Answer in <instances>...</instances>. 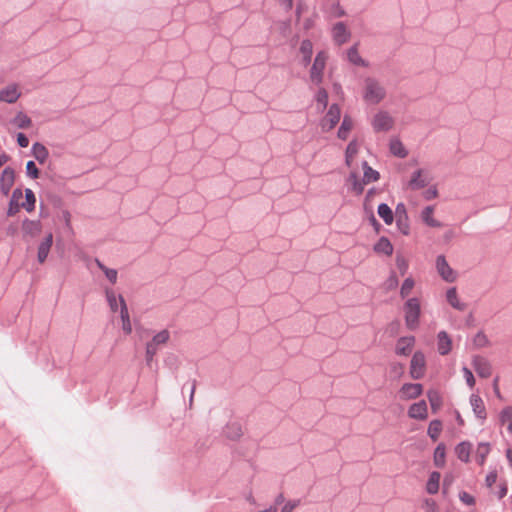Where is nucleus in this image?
<instances>
[{
    "label": "nucleus",
    "mask_w": 512,
    "mask_h": 512,
    "mask_svg": "<svg viewBox=\"0 0 512 512\" xmlns=\"http://www.w3.org/2000/svg\"><path fill=\"white\" fill-rule=\"evenodd\" d=\"M386 96V90L383 85L373 77H367L364 80L363 99L369 104H378Z\"/></svg>",
    "instance_id": "f257e3e1"
},
{
    "label": "nucleus",
    "mask_w": 512,
    "mask_h": 512,
    "mask_svg": "<svg viewBox=\"0 0 512 512\" xmlns=\"http://www.w3.org/2000/svg\"><path fill=\"white\" fill-rule=\"evenodd\" d=\"M405 323L408 329L415 330L419 324L421 313L420 301L418 298H410L404 304Z\"/></svg>",
    "instance_id": "f03ea898"
},
{
    "label": "nucleus",
    "mask_w": 512,
    "mask_h": 512,
    "mask_svg": "<svg viewBox=\"0 0 512 512\" xmlns=\"http://www.w3.org/2000/svg\"><path fill=\"white\" fill-rule=\"evenodd\" d=\"M327 55L324 51H320L317 53L313 65L310 70V79L311 81L318 85L323 80V70L325 68Z\"/></svg>",
    "instance_id": "7ed1b4c3"
},
{
    "label": "nucleus",
    "mask_w": 512,
    "mask_h": 512,
    "mask_svg": "<svg viewBox=\"0 0 512 512\" xmlns=\"http://www.w3.org/2000/svg\"><path fill=\"white\" fill-rule=\"evenodd\" d=\"M425 356L422 352L417 351L414 353L410 363V375L413 379H420L425 371Z\"/></svg>",
    "instance_id": "20e7f679"
},
{
    "label": "nucleus",
    "mask_w": 512,
    "mask_h": 512,
    "mask_svg": "<svg viewBox=\"0 0 512 512\" xmlns=\"http://www.w3.org/2000/svg\"><path fill=\"white\" fill-rule=\"evenodd\" d=\"M393 123V118L388 112L380 111L374 116L372 127L376 132H385L392 128Z\"/></svg>",
    "instance_id": "39448f33"
},
{
    "label": "nucleus",
    "mask_w": 512,
    "mask_h": 512,
    "mask_svg": "<svg viewBox=\"0 0 512 512\" xmlns=\"http://www.w3.org/2000/svg\"><path fill=\"white\" fill-rule=\"evenodd\" d=\"M430 181L431 178L429 177V174L423 169H418L412 173L408 182V187L411 190H419L426 187Z\"/></svg>",
    "instance_id": "423d86ee"
},
{
    "label": "nucleus",
    "mask_w": 512,
    "mask_h": 512,
    "mask_svg": "<svg viewBox=\"0 0 512 512\" xmlns=\"http://www.w3.org/2000/svg\"><path fill=\"white\" fill-rule=\"evenodd\" d=\"M436 269L439 275L446 282H454L456 279L453 269L449 266L445 256L439 255L436 259Z\"/></svg>",
    "instance_id": "0eeeda50"
},
{
    "label": "nucleus",
    "mask_w": 512,
    "mask_h": 512,
    "mask_svg": "<svg viewBox=\"0 0 512 512\" xmlns=\"http://www.w3.org/2000/svg\"><path fill=\"white\" fill-rule=\"evenodd\" d=\"M472 366L477 375L481 378H488L492 374L491 363L482 356H474L472 359Z\"/></svg>",
    "instance_id": "6e6552de"
},
{
    "label": "nucleus",
    "mask_w": 512,
    "mask_h": 512,
    "mask_svg": "<svg viewBox=\"0 0 512 512\" xmlns=\"http://www.w3.org/2000/svg\"><path fill=\"white\" fill-rule=\"evenodd\" d=\"M331 32L334 43L339 46L346 43L351 36V33L347 29L344 22H337L336 24H334Z\"/></svg>",
    "instance_id": "1a4fd4ad"
},
{
    "label": "nucleus",
    "mask_w": 512,
    "mask_h": 512,
    "mask_svg": "<svg viewBox=\"0 0 512 512\" xmlns=\"http://www.w3.org/2000/svg\"><path fill=\"white\" fill-rule=\"evenodd\" d=\"M15 181V171L11 167H6L3 169L0 176V189L1 192L7 196L10 193V190Z\"/></svg>",
    "instance_id": "9d476101"
},
{
    "label": "nucleus",
    "mask_w": 512,
    "mask_h": 512,
    "mask_svg": "<svg viewBox=\"0 0 512 512\" xmlns=\"http://www.w3.org/2000/svg\"><path fill=\"white\" fill-rule=\"evenodd\" d=\"M341 116L340 108L337 104H332L322 120V127L326 130H331L339 122Z\"/></svg>",
    "instance_id": "9b49d317"
},
{
    "label": "nucleus",
    "mask_w": 512,
    "mask_h": 512,
    "mask_svg": "<svg viewBox=\"0 0 512 512\" xmlns=\"http://www.w3.org/2000/svg\"><path fill=\"white\" fill-rule=\"evenodd\" d=\"M21 96L16 84L8 85L0 90V101L5 103H15Z\"/></svg>",
    "instance_id": "f8f14e48"
},
{
    "label": "nucleus",
    "mask_w": 512,
    "mask_h": 512,
    "mask_svg": "<svg viewBox=\"0 0 512 512\" xmlns=\"http://www.w3.org/2000/svg\"><path fill=\"white\" fill-rule=\"evenodd\" d=\"M423 387L419 383H406L400 390L401 398L414 399L422 394Z\"/></svg>",
    "instance_id": "ddd939ff"
},
{
    "label": "nucleus",
    "mask_w": 512,
    "mask_h": 512,
    "mask_svg": "<svg viewBox=\"0 0 512 512\" xmlns=\"http://www.w3.org/2000/svg\"><path fill=\"white\" fill-rule=\"evenodd\" d=\"M470 404L475 416L482 422L486 419V409L482 398L477 394H472L470 397Z\"/></svg>",
    "instance_id": "4468645a"
},
{
    "label": "nucleus",
    "mask_w": 512,
    "mask_h": 512,
    "mask_svg": "<svg viewBox=\"0 0 512 512\" xmlns=\"http://www.w3.org/2000/svg\"><path fill=\"white\" fill-rule=\"evenodd\" d=\"M53 244V235L49 233L46 237L41 241L38 246L37 259L39 263H44L48 257L50 249Z\"/></svg>",
    "instance_id": "2eb2a0df"
},
{
    "label": "nucleus",
    "mask_w": 512,
    "mask_h": 512,
    "mask_svg": "<svg viewBox=\"0 0 512 512\" xmlns=\"http://www.w3.org/2000/svg\"><path fill=\"white\" fill-rule=\"evenodd\" d=\"M409 417L418 420H424L427 418V404L424 400L414 403L408 410Z\"/></svg>",
    "instance_id": "dca6fc26"
},
{
    "label": "nucleus",
    "mask_w": 512,
    "mask_h": 512,
    "mask_svg": "<svg viewBox=\"0 0 512 512\" xmlns=\"http://www.w3.org/2000/svg\"><path fill=\"white\" fill-rule=\"evenodd\" d=\"M119 304H120V316H121V320H122V329L126 334H130L132 332V326H131V322H130L128 308H127L124 298L121 295H119Z\"/></svg>",
    "instance_id": "f3484780"
},
{
    "label": "nucleus",
    "mask_w": 512,
    "mask_h": 512,
    "mask_svg": "<svg viewBox=\"0 0 512 512\" xmlns=\"http://www.w3.org/2000/svg\"><path fill=\"white\" fill-rule=\"evenodd\" d=\"M446 300L454 309L458 311H464L467 308V304L460 301L458 298L457 289L455 287H451L447 290Z\"/></svg>",
    "instance_id": "a211bd4d"
},
{
    "label": "nucleus",
    "mask_w": 512,
    "mask_h": 512,
    "mask_svg": "<svg viewBox=\"0 0 512 512\" xmlns=\"http://www.w3.org/2000/svg\"><path fill=\"white\" fill-rule=\"evenodd\" d=\"M414 342L415 338L413 336L400 338L396 345V353L398 355L407 356L411 352Z\"/></svg>",
    "instance_id": "6ab92c4d"
},
{
    "label": "nucleus",
    "mask_w": 512,
    "mask_h": 512,
    "mask_svg": "<svg viewBox=\"0 0 512 512\" xmlns=\"http://www.w3.org/2000/svg\"><path fill=\"white\" fill-rule=\"evenodd\" d=\"M438 351L441 355H447L451 351L452 341L447 332L440 331L437 335Z\"/></svg>",
    "instance_id": "aec40b11"
},
{
    "label": "nucleus",
    "mask_w": 512,
    "mask_h": 512,
    "mask_svg": "<svg viewBox=\"0 0 512 512\" xmlns=\"http://www.w3.org/2000/svg\"><path fill=\"white\" fill-rule=\"evenodd\" d=\"M31 153L40 164H44L49 157L48 149L39 142L32 145Z\"/></svg>",
    "instance_id": "412c9836"
},
{
    "label": "nucleus",
    "mask_w": 512,
    "mask_h": 512,
    "mask_svg": "<svg viewBox=\"0 0 512 512\" xmlns=\"http://www.w3.org/2000/svg\"><path fill=\"white\" fill-rule=\"evenodd\" d=\"M434 207L426 206L421 212L422 221L430 227H441V223L433 217Z\"/></svg>",
    "instance_id": "4be33fe9"
},
{
    "label": "nucleus",
    "mask_w": 512,
    "mask_h": 512,
    "mask_svg": "<svg viewBox=\"0 0 512 512\" xmlns=\"http://www.w3.org/2000/svg\"><path fill=\"white\" fill-rule=\"evenodd\" d=\"M347 58L349 60L350 63L356 65V66H361V67H367L368 66V62L366 60H364L358 53V49H357V46L354 45L352 47H350L347 51Z\"/></svg>",
    "instance_id": "5701e85b"
},
{
    "label": "nucleus",
    "mask_w": 512,
    "mask_h": 512,
    "mask_svg": "<svg viewBox=\"0 0 512 512\" xmlns=\"http://www.w3.org/2000/svg\"><path fill=\"white\" fill-rule=\"evenodd\" d=\"M363 167V183L369 184L371 182H375L380 178V174L378 171L374 170L366 161L362 163Z\"/></svg>",
    "instance_id": "b1692460"
},
{
    "label": "nucleus",
    "mask_w": 512,
    "mask_h": 512,
    "mask_svg": "<svg viewBox=\"0 0 512 512\" xmlns=\"http://www.w3.org/2000/svg\"><path fill=\"white\" fill-rule=\"evenodd\" d=\"M377 213L383 219L385 224L390 225L393 223V221H394L393 211L386 203H381L378 205Z\"/></svg>",
    "instance_id": "393cba45"
},
{
    "label": "nucleus",
    "mask_w": 512,
    "mask_h": 512,
    "mask_svg": "<svg viewBox=\"0 0 512 512\" xmlns=\"http://www.w3.org/2000/svg\"><path fill=\"white\" fill-rule=\"evenodd\" d=\"M40 229L39 221L25 219L22 223V230L26 235L35 236L40 232Z\"/></svg>",
    "instance_id": "a878e982"
},
{
    "label": "nucleus",
    "mask_w": 512,
    "mask_h": 512,
    "mask_svg": "<svg viewBox=\"0 0 512 512\" xmlns=\"http://www.w3.org/2000/svg\"><path fill=\"white\" fill-rule=\"evenodd\" d=\"M471 445L468 442H461L455 448V453L459 460L468 462L470 459Z\"/></svg>",
    "instance_id": "bb28decb"
},
{
    "label": "nucleus",
    "mask_w": 512,
    "mask_h": 512,
    "mask_svg": "<svg viewBox=\"0 0 512 512\" xmlns=\"http://www.w3.org/2000/svg\"><path fill=\"white\" fill-rule=\"evenodd\" d=\"M389 146H390V152L394 156H397L399 158H405L408 154V152L405 149V147L403 146L402 142L397 138L391 139Z\"/></svg>",
    "instance_id": "cd10ccee"
},
{
    "label": "nucleus",
    "mask_w": 512,
    "mask_h": 512,
    "mask_svg": "<svg viewBox=\"0 0 512 512\" xmlns=\"http://www.w3.org/2000/svg\"><path fill=\"white\" fill-rule=\"evenodd\" d=\"M441 475L439 472H432L427 481L426 490L429 494H436L439 490V482Z\"/></svg>",
    "instance_id": "c85d7f7f"
},
{
    "label": "nucleus",
    "mask_w": 512,
    "mask_h": 512,
    "mask_svg": "<svg viewBox=\"0 0 512 512\" xmlns=\"http://www.w3.org/2000/svg\"><path fill=\"white\" fill-rule=\"evenodd\" d=\"M12 124L19 129H28L32 125V120L23 112H18L12 119Z\"/></svg>",
    "instance_id": "c756f323"
},
{
    "label": "nucleus",
    "mask_w": 512,
    "mask_h": 512,
    "mask_svg": "<svg viewBox=\"0 0 512 512\" xmlns=\"http://www.w3.org/2000/svg\"><path fill=\"white\" fill-rule=\"evenodd\" d=\"M374 250L378 253L391 255L393 253V246L386 237H381L374 246Z\"/></svg>",
    "instance_id": "7c9ffc66"
},
{
    "label": "nucleus",
    "mask_w": 512,
    "mask_h": 512,
    "mask_svg": "<svg viewBox=\"0 0 512 512\" xmlns=\"http://www.w3.org/2000/svg\"><path fill=\"white\" fill-rule=\"evenodd\" d=\"M300 52L303 56V64L306 66L310 63L312 53H313V45L310 40H303L300 46Z\"/></svg>",
    "instance_id": "2f4dec72"
},
{
    "label": "nucleus",
    "mask_w": 512,
    "mask_h": 512,
    "mask_svg": "<svg viewBox=\"0 0 512 512\" xmlns=\"http://www.w3.org/2000/svg\"><path fill=\"white\" fill-rule=\"evenodd\" d=\"M499 421L501 424H507V430L512 433V406H506L499 414Z\"/></svg>",
    "instance_id": "473e14b6"
},
{
    "label": "nucleus",
    "mask_w": 512,
    "mask_h": 512,
    "mask_svg": "<svg viewBox=\"0 0 512 512\" xmlns=\"http://www.w3.org/2000/svg\"><path fill=\"white\" fill-rule=\"evenodd\" d=\"M347 181L351 184L352 190L357 194L360 195L364 191V185L366 183H363V179L360 180L358 178V175L356 172H351Z\"/></svg>",
    "instance_id": "72a5a7b5"
},
{
    "label": "nucleus",
    "mask_w": 512,
    "mask_h": 512,
    "mask_svg": "<svg viewBox=\"0 0 512 512\" xmlns=\"http://www.w3.org/2000/svg\"><path fill=\"white\" fill-rule=\"evenodd\" d=\"M224 433L226 437L235 440L238 439L242 435V427L238 423H230L226 426Z\"/></svg>",
    "instance_id": "f704fd0d"
},
{
    "label": "nucleus",
    "mask_w": 512,
    "mask_h": 512,
    "mask_svg": "<svg viewBox=\"0 0 512 512\" xmlns=\"http://www.w3.org/2000/svg\"><path fill=\"white\" fill-rule=\"evenodd\" d=\"M25 199L26 201L21 204L27 212H32L35 209L36 197L34 192L27 188L25 189Z\"/></svg>",
    "instance_id": "c9c22d12"
},
{
    "label": "nucleus",
    "mask_w": 512,
    "mask_h": 512,
    "mask_svg": "<svg viewBox=\"0 0 512 512\" xmlns=\"http://www.w3.org/2000/svg\"><path fill=\"white\" fill-rule=\"evenodd\" d=\"M95 263L96 265L98 266L99 269H101L105 276L107 277V279L112 283H116L117 281V275H118V272L117 270L115 269H111V268H108L106 267L99 259H95Z\"/></svg>",
    "instance_id": "e433bc0d"
},
{
    "label": "nucleus",
    "mask_w": 512,
    "mask_h": 512,
    "mask_svg": "<svg viewBox=\"0 0 512 512\" xmlns=\"http://www.w3.org/2000/svg\"><path fill=\"white\" fill-rule=\"evenodd\" d=\"M445 446L440 443L434 451V464L437 467H443L445 465Z\"/></svg>",
    "instance_id": "4c0bfd02"
},
{
    "label": "nucleus",
    "mask_w": 512,
    "mask_h": 512,
    "mask_svg": "<svg viewBox=\"0 0 512 512\" xmlns=\"http://www.w3.org/2000/svg\"><path fill=\"white\" fill-rule=\"evenodd\" d=\"M352 126H353V121L348 116H345L343 118L341 126L339 127L338 137L340 139L345 140L348 136L349 131L352 129Z\"/></svg>",
    "instance_id": "58836bf2"
},
{
    "label": "nucleus",
    "mask_w": 512,
    "mask_h": 512,
    "mask_svg": "<svg viewBox=\"0 0 512 512\" xmlns=\"http://www.w3.org/2000/svg\"><path fill=\"white\" fill-rule=\"evenodd\" d=\"M490 452V445L488 443H480L477 447L476 460L480 465H483L487 455Z\"/></svg>",
    "instance_id": "ea45409f"
},
{
    "label": "nucleus",
    "mask_w": 512,
    "mask_h": 512,
    "mask_svg": "<svg viewBox=\"0 0 512 512\" xmlns=\"http://www.w3.org/2000/svg\"><path fill=\"white\" fill-rule=\"evenodd\" d=\"M442 430V423L439 420H433L430 422L428 427V435L433 441H436Z\"/></svg>",
    "instance_id": "a19ab883"
},
{
    "label": "nucleus",
    "mask_w": 512,
    "mask_h": 512,
    "mask_svg": "<svg viewBox=\"0 0 512 512\" xmlns=\"http://www.w3.org/2000/svg\"><path fill=\"white\" fill-rule=\"evenodd\" d=\"M428 400L430 402L431 408L436 411L442 405V398L439 392L436 390H430L427 394Z\"/></svg>",
    "instance_id": "79ce46f5"
},
{
    "label": "nucleus",
    "mask_w": 512,
    "mask_h": 512,
    "mask_svg": "<svg viewBox=\"0 0 512 512\" xmlns=\"http://www.w3.org/2000/svg\"><path fill=\"white\" fill-rule=\"evenodd\" d=\"M169 338H170L169 331L164 329V330L158 332L156 335H154V337L152 338L150 343L158 348L159 345L167 343Z\"/></svg>",
    "instance_id": "37998d69"
},
{
    "label": "nucleus",
    "mask_w": 512,
    "mask_h": 512,
    "mask_svg": "<svg viewBox=\"0 0 512 512\" xmlns=\"http://www.w3.org/2000/svg\"><path fill=\"white\" fill-rule=\"evenodd\" d=\"M473 345L480 349L489 346L490 341L483 331H479L473 338Z\"/></svg>",
    "instance_id": "c03bdc74"
},
{
    "label": "nucleus",
    "mask_w": 512,
    "mask_h": 512,
    "mask_svg": "<svg viewBox=\"0 0 512 512\" xmlns=\"http://www.w3.org/2000/svg\"><path fill=\"white\" fill-rule=\"evenodd\" d=\"M415 285V282L414 280L411 278V277H408L404 280V282L402 283V286H401V289H400V295L402 298H406L411 290L413 289Z\"/></svg>",
    "instance_id": "a18cd8bd"
},
{
    "label": "nucleus",
    "mask_w": 512,
    "mask_h": 512,
    "mask_svg": "<svg viewBox=\"0 0 512 512\" xmlns=\"http://www.w3.org/2000/svg\"><path fill=\"white\" fill-rule=\"evenodd\" d=\"M106 298H107V302L109 304L110 309L113 312L117 311L119 297L117 298L115 292L111 289H106Z\"/></svg>",
    "instance_id": "49530a36"
},
{
    "label": "nucleus",
    "mask_w": 512,
    "mask_h": 512,
    "mask_svg": "<svg viewBox=\"0 0 512 512\" xmlns=\"http://www.w3.org/2000/svg\"><path fill=\"white\" fill-rule=\"evenodd\" d=\"M316 102L321 106V109L324 110L328 104V93L325 89L321 88L318 90L315 96Z\"/></svg>",
    "instance_id": "de8ad7c7"
},
{
    "label": "nucleus",
    "mask_w": 512,
    "mask_h": 512,
    "mask_svg": "<svg viewBox=\"0 0 512 512\" xmlns=\"http://www.w3.org/2000/svg\"><path fill=\"white\" fill-rule=\"evenodd\" d=\"M396 222L408 220L406 207L403 203H398L395 209Z\"/></svg>",
    "instance_id": "09e8293b"
},
{
    "label": "nucleus",
    "mask_w": 512,
    "mask_h": 512,
    "mask_svg": "<svg viewBox=\"0 0 512 512\" xmlns=\"http://www.w3.org/2000/svg\"><path fill=\"white\" fill-rule=\"evenodd\" d=\"M26 174L32 179H37L39 177L40 172L34 161L30 160L26 163Z\"/></svg>",
    "instance_id": "8fccbe9b"
},
{
    "label": "nucleus",
    "mask_w": 512,
    "mask_h": 512,
    "mask_svg": "<svg viewBox=\"0 0 512 512\" xmlns=\"http://www.w3.org/2000/svg\"><path fill=\"white\" fill-rule=\"evenodd\" d=\"M329 15L332 18H340L345 15V10L340 6L339 3H333L330 7Z\"/></svg>",
    "instance_id": "3c124183"
},
{
    "label": "nucleus",
    "mask_w": 512,
    "mask_h": 512,
    "mask_svg": "<svg viewBox=\"0 0 512 512\" xmlns=\"http://www.w3.org/2000/svg\"><path fill=\"white\" fill-rule=\"evenodd\" d=\"M157 347L152 345L150 342H148L146 344V363L148 365H150V363L152 362L154 356L156 355L157 353Z\"/></svg>",
    "instance_id": "603ef678"
},
{
    "label": "nucleus",
    "mask_w": 512,
    "mask_h": 512,
    "mask_svg": "<svg viewBox=\"0 0 512 512\" xmlns=\"http://www.w3.org/2000/svg\"><path fill=\"white\" fill-rule=\"evenodd\" d=\"M462 372H463V376H464V378L466 380L467 385L470 388H473L474 385H475V378H474V375H473L472 371L469 368L464 366L462 368Z\"/></svg>",
    "instance_id": "864d4df0"
},
{
    "label": "nucleus",
    "mask_w": 512,
    "mask_h": 512,
    "mask_svg": "<svg viewBox=\"0 0 512 512\" xmlns=\"http://www.w3.org/2000/svg\"><path fill=\"white\" fill-rule=\"evenodd\" d=\"M396 266L399 269L401 275H404L408 270V262L401 255H397L396 257Z\"/></svg>",
    "instance_id": "5fc2aeb1"
},
{
    "label": "nucleus",
    "mask_w": 512,
    "mask_h": 512,
    "mask_svg": "<svg viewBox=\"0 0 512 512\" xmlns=\"http://www.w3.org/2000/svg\"><path fill=\"white\" fill-rule=\"evenodd\" d=\"M459 499L465 504L472 506L475 504V498L469 493L462 491L459 493Z\"/></svg>",
    "instance_id": "6e6d98bb"
},
{
    "label": "nucleus",
    "mask_w": 512,
    "mask_h": 512,
    "mask_svg": "<svg viewBox=\"0 0 512 512\" xmlns=\"http://www.w3.org/2000/svg\"><path fill=\"white\" fill-rule=\"evenodd\" d=\"M357 153H358V143H357V141H356V140H353V141H351V142L348 144V146H347V148H346V152H345V154H346V156H348V157H349V156H353V157H355V155H356Z\"/></svg>",
    "instance_id": "4d7b16f0"
},
{
    "label": "nucleus",
    "mask_w": 512,
    "mask_h": 512,
    "mask_svg": "<svg viewBox=\"0 0 512 512\" xmlns=\"http://www.w3.org/2000/svg\"><path fill=\"white\" fill-rule=\"evenodd\" d=\"M387 290H393L398 286V278L395 273H392L385 283Z\"/></svg>",
    "instance_id": "13d9d810"
},
{
    "label": "nucleus",
    "mask_w": 512,
    "mask_h": 512,
    "mask_svg": "<svg viewBox=\"0 0 512 512\" xmlns=\"http://www.w3.org/2000/svg\"><path fill=\"white\" fill-rule=\"evenodd\" d=\"M300 500H291L288 501L283 508L281 509V512H292L296 507L300 505Z\"/></svg>",
    "instance_id": "bf43d9fd"
},
{
    "label": "nucleus",
    "mask_w": 512,
    "mask_h": 512,
    "mask_svg": "<svg viewBox=\"0 0 512 512\" xmlns=\"http://www.w3.org/2000/svg\"><path fill=\"white\" fill-rule=\"evenodd\" d=\"M438 195V191H437V188L436 186H432L430 187L429 189H427L424 193H423V197L426 199V200H432L434 198H436Z\"/></svg>",
    "instance_id": "052dcab7"
},
{
    "label": "nucleus",
    "mask_w": 512,
    "mask_h": 512,
    "mask_svg": "<svg viewBox=\"0 0 512 512\" xmlns=\"http://www.w3.org/2000/svg\"><path fill=\"white\" fill-rule=\"evenodd\" d=\"M496 480H497V472L496 471L489 472L485 479L487 487H492L496 483Z\"/></svg>",
    "instance_id": "680f3d73"
},
{
    "label": "nucleus",
    "mask_w": 512,
    "mask_h": 512,
    "mask_svg": "<svg viewBox=\"0 0 512 512\" xmlns=\"http://www.w3.org/2000/svg\"><path fill=\"white\" fill-rule=\"evenodd\" d=\"M17 143L20 147L26 148L29 145L28 137L23 133L17 134Z\"/></svg>",
    "instance_id": "e2e57ef3"
},
{
    "label": "nucleus",
    "mask_w": 512,
    "mask_h": 512,
    "mask_svg": "<svg viewBox=\"0 0 512 512\" xmlns=\"http://www.w3.org/2000/svg\"><path fill=\"white\" fill-rule=\"evenodd\" d=\"M20 207H21V205L19 203H15V202L10 201L9 202V208H8V211H7V215L8 216L15 215L19 211Z\"/></svg>",
    "instance_id": "0e129e2a"
},
{
    "label": "nucleus",
    "mask_w": 512,
    "mask_h": 512,
    "mask_svg": "<svg viewBox=\"0 0 512 512\" xmlns=\"http://www.w3.org/2000/svg\"><path fill=\"white\" fill-rule=\"evenodd\" d=\"M23 196V192L20 188H16L13 192H12V196H11V199L10 201L12 202H15V203H18L19 199H21Z\"/></svg>",
    "instance_id": "69168bd1"
},
{
    "label": "nucleus",
    "mask_w": 512,
    "mask_h": 512,
    "mask_svg": "<svg viewBox=\"0 0 512 512\" xmlns=\"http://www.w3.org/2000/svg\"><path fill=\"white\" fill-rule=\"evenodd\" d=\"M397 223V226L399 228V230L407 235L409 233V225H408V220H404V221H401V222H396Z\"/></svg>",
    "instance_id": "338daca9"
},
{
    "label": "nucleus",
    "mask_w": 512,
    "mask_h": 512,
    "mask_svg": "<svg viewBox=\"0 0 512 512\" xmlns=\"http://www.w3.org/2000/svg\"><path fill=\"white\" fill-rule=\"evenodd\" d=\"M177 363V357L173 354H170L169 356H167V358L165 359V364L168 365L169 367H172L173 365H175Z\"/></svg>",
    "instance_id": "774afa93"
}]
</instances>
